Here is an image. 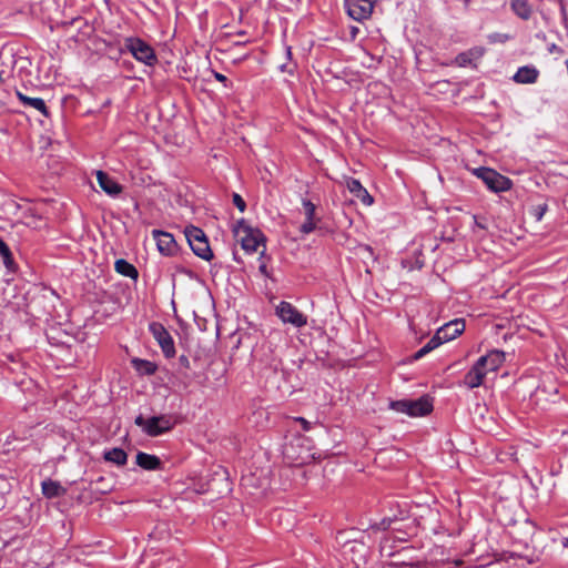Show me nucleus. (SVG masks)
<instances>
[{
  "instance_id": "nucleus-1",
  "label": "nucleus",
  "mask_w": 568,
  "mask_h": 568,
  "mask_svg": "<svg viewBox=\"0 0 568 568\" xmlns=\"http://www.w3.org/2000/svg\"><path fill=\"white\" fill-rule=\"evenodd\" d=\"M474 175L480 179L488 190L499 193L511 189L513 182L494 169L480 166L473 170Z\"/></svg>"
},
{
  "instance_id": "nucleus-2",
  "label": "nucleus",
  "mask_w": 568,
  "mask_h": 568,
  "mask_svg": "<svg viewBox=\"0 0 568 568\" xmlns=\"http://www.w3.org/2000/svg\"><path fill=\"white\" fill-rule=\"evenodd\" d=\"M185 239L193 251V253L204 261H210L213 257L205 233L196 226L190 225L184 231Z\"/></svg>"
},
{
  "instance_id": "nucleus-3",
  "label": "nucleus",
  "mask_w": 568,
  "mask_h": 568,
  "mask_svg": "<svg viewBox=\"0 0 568 568\" xmlns=\"http://www.w3.org/2000/svg\"><path fill=\"white\" fill-rule=\"evenodd\" d=\"M124 47L135 60L144 63L145 65L153 67L158 62L154 49L140 38H126Z\"/></svg>"
},
{
  "instance_id": "nucleus-4",
  "label": "nucleus",
  "mask_w": 568,
  "mask_h": 568,
  "mask_svg": "<svg viewBox=\"0 0 568 568\" xmlns=\"http://www.w3.org/2000/svg\"><path fill=\"white\" fill-rule=\"evenodd\" d=\"M149 331L161 347L163 355L166 358L174 357L176 353L174 341L164 325L159 322H152L149 324Z\"/></svg>"
},
{
  "instance_id": "nucleus-5",
  "label": "nucleus",
  "mask_w": 568,
  "mask_h": 568,
  "mask_svg": "<svg viewBox=\"0 0 568 568\" xmlns=\"http://www.w3.org/2000/svg\"><path fill=\"white\" fill-rule=\"evenodd\" d=\"M276 315L284 322L292 324L295 327H302L307 324V317L302 312H300L293 304L290 302L282 301L276 306Z\"/></svg>"
},
{
  "instance_id": "nucleus-6",
  "label": "nucleus",
  "mask_w": 568,
  "mask_h": 568,
  "mask_svg": "<svg viewBox=\"0 0 568 568\" xmlns=\"http://www.w3.org/2000/svg\"><path fill=\"white\" fill-rule=\"evenodd\" d=\"M376 0H345L348 16L356 21L371 18Z\"/></svg>"
},
{
  "instance_id": "nucleus-7",
  "label": "nucleus",
  "mask_w": 568,
  "mask_h": 568,
  "mask_svg": "<svg viewBox=\"0 0 568 568\" xmlns=\"http://www.w3.org/2000/svg\"><path fill=\"white\" fill-rule=\"evenodd\" d=\"M175 425V422L171 416L160 415L152 416L148 419L146 435L155 437L171 430Z\"/></svg>"
},
{
  "instance_id": "nucleus-8",
  "label": "nucleus",
  "mask_w": 568,
  "mask_h": 568,
  "mask_svg": "<svg viewBox=\"0 0 568 568\" xmlns=\"http://www.w3.org/2000/svg\"><path fill=\"white\" fill-rule=\"evenodd\" d=\"M505 361V354L501 351L493 349L488 354L480 356L476 364L484 368L485 375L490 372L497 371Z\"/></svg>"
},
{
  "instance_id": "nucleus-9",
  "label": "nucleus",
  "mask_w": 568,
  "mask_h": 568,
  "mask_svg": "<svg viewBox=\"0 0 568 568\" xmlns=\"http://www.w3.org/2000/svg\"><path fill=\"white\" fill-rule=\"evenodd\" d=\"M464 331L465 321L463 318H456L439 327L436 335L440 336L443 343H446L459 336Z\"/></svg>"
},
{
  "instance_id": "nucleus-10",
  "label": "nucleus",
  "mask_w": 568,
  "mask_h": 568,
  "mask_svg": "<svg viewBox=\"0 0 568 568\" xmlns=\"http://www.w3.org/2000/svg\"><path fill=\"white\" fill-rule=\"evenodd\" d=\"M152 236L156 241L160 253L163 255H173L175 253L176 242L172 234L161 230H153Z\"/></svg>"
},
{
  "instance_id": "nucleus-11",
  "label": "nucleus",
  "mask_w": 568,
  "mask_h": 568,
  "mask_svg": "<svg viewBox=\"0 0 568 568\" xmlns=\"http://www.w3.org/2000/svg\"><path fill=\"white\" fill-rule=\"evenodd\" d=\"M264 241L265 236L258 229H247V232L241 236V245L246 253L256 252Z\"/></svg>"
},
{
  "instance_id": "nucleus-12",
  "label": "nucleus",
  "mask_w": 568,
  "mask_h": 568,
  "mask_svg": "<svg viewBox=\"0 0 568 568\" xmlns=\"http://www.w3.org/2000/svg\"><path fill=\"white\" fill-rule=\"evenodd\" d=\"M408 416L422 417L433 410V402L428 396H422L418 399H408Z\"/></svg>"
},
{
  "instance_id": "nucleus-13",
  "label": "nucleus",
  "mask_w": 568,
  "mask_h": 568,
  "mask_svg": "<svg viewBox=\"0 0 568 568\" xmlns=\"http://www.w3.org/2000/svg\"><path fill=\"white\" fill-rule=\"evenodd\" d=\"M97 180L100 187L112 197H116L123 190L121 184L103 171L97 172Z\"/></svg>"
},
{
  "instance_id": "nucleus-14",
  "label": "nucleus",
  "mask_w": 568,
  "mask_h": 568,
  "mask_svg": "<svg viewBox=\"0 0 568 568\" xmlns=\"http://www.w3.org/2000/svg\"><path fill=\"white\" fill-rule=\"evenodd\" d=\"M539 77V70L535 65H524L518 68L517 72L513 75V80L520 84L536 83Z\"/></svg>"
},
{
  "instance_id": "nucleus-15",
  "label": "nucleus",
  "mask_w": 568,
  "mask_h": 568,
  "mask_svg": "<svg viewBox=\"0 0 568 568\" xmlns=\"http://www.w3.org/2000/svg\"><path fill=\"white\" fill-rule=\"evenodd\" d=\"M348 191L357 197L363 204L372 205L374 202L373 196L368 193V191L362 185L359 180L349 179L347 181Z\"/></svg>"
},
{
  "instance_id": "nucleus-16",
  "label": "nucleus",
  "mask_w": 568,
  "mask_h": 568,
  "mask_svg": "<svg viewBox=\"0 0 568 568\" xmlns=\"http://www.w3.org/2000/svg\"><path fill=\"white\" fill-rule=\"evenodd\" d=\"M16 94L23 106L38 110L45 118H48L50 115V112H49L43 99L28 97L18 90L16 91Z\"/></svg>"
},
{
  "instance_id": "nucleus-17",
  "label": "nucleus",
  "mask_w": 568,
  "mask_h": 568,
  "mask_svg": "<svg viewBox=\"0 0 568 568\" xmlns=\"http://www.w3.org/2000/svg\"><path fill=\"white\" fill-rule=\"evenodd\" d=\"M485 377H486V375H485L484 368H480L475 363L471 366V368L465 374L463 384L467 388L473 389V388L479 387L483 384Z\"/></svg>"
},
{
  "instance_id": "nucleus-18",
  "label": "nucleus",
  "mask_w": 568,
  "mask_h": 568,
  "mask_svg": "<svg viewBox=\"0 0 568 568\" xmlns=\"http://www.w3.org/2000/svg\"><path fill=\"white\" fill-rule=\"evenodd\" d=\"M136 465L145 470H158L162 468L161 459L144 452H139L135 457Z\"/></svg>"
},
{
  "instance_id": "nucleus-19",
  "label": "nucleus",
  "mask_w": 568,
  "mask_h": 568,
  "mask_svg": "<svg viewBox=\"0 0 568 568\" xmlns=\"http://www.w3.org/2000/svg\"><path fill=\"white\" fill-rule=\"evenodd\" d=\"M41 490L48 499L61 497L67 493V489L59 481L52 479H44L41 483Z\"/></svg>"
},
{
  "instance_id": "nucleus-20",
  "label": "nucleus",
  "mask_w": 568,
  "mask_h": 568,
  "mask_svg": "<svg viewBox=\"0 0 568 568\" xmlns=\"http://www.w3.org/2000/svg\"><path fill=\"white\" fill-rule=\"evenodd\" d=\"M511 11L521 20H529L532 14V8L527 0H511Z\"/></svg>"
},
{
  "instance_id": "nucleus-21",
  "label": "nucleus",
  "mask_w": 568,
  "mask_h": 568,
  "mask_svg": "<svg viewBox=\"0 0 568 568\" xmlns=\"http://www.w3.org/2000/svg\"><path fill=\"white\" fill-rule=\"evenodd\" d=\"M132 367L141 375L151 376L158 371V365L151 361L133 357L131 359Z\"/></svg>"
},
{
  "instance_id": "nucleus-22",
  "label": "nucleus",
  "mask_w": 568,
  "mask_h": 568,
  "mask_svg": "<svg viewBox=\"0 0 568 568\" xmlns=\"http://www.w3.org/2000/svg\"><path fill=\"white\" fill-rule=\"evenodd\" d=\"M484 54V49L481 48H473L468 51L460 52L455 58V62L458 67H467L475 59H479Z\"/></svg>"
},
{
  "instance_id": "nucleus-23",
  "label": "nucleus",
  "mask_w": 568,
  "mask_h": 568,
  "mask_svg": "<svg viewBox=\"0 0 568 568\" xmlns=\"http://www.w3.org/2000/svg\"><path fill=\"white\" fill-rule=\"evenodd\" d=\"M114 268L119 274L125 277H130L132 280H138L139 277L136 267L124 258L116 260L114 263Z\"/></svg>"
},
{
  "instance_id": "nucleus-24",
  "label": "nucleus",
  "mask_w": 568,
  "mask_h": 568,
  "mask_svg": "<svg viewBox=\"0 0 568 568\" xmlns=\"http://www.w3.org/2000/svg\"><path fill=\"white\" fill-rule=\"evenodd\" d=\"M103 458L106 462L113 463L118 466H124L128 462V454L122 448L114 447L110 450H105Z\"/></svg>"
},
{
  "instance_id": "nucleus-25",
  "label": "nucleus",
  "mask_w": 568,
  "mask_h": 568,
  "mask_svg": "<svg viewBox=\"0 0 568 568\" xmlns=\"http://www.w3.org/2000/svg\"><path fill=\"white\" fill-rule=\"evenodd\" d=\"M407 509L406 508H400V506L398 505V513L397 514H393L392 516H386L384 517L381 523L378 524V528L379 529H383V530H386L388 529L392 524L395 521V520H403L407 517Z\"/></svg>"
},
{
  "instance_id": "nucleus-26",
  "label": "nucleus",
  "mask_w": 568,
  "mask_h": 568,
  "mask_svg": "<svg viewBox=\"0 0 568 568\" xmlns=\"http://www.w3.org/2000/svg\"><path fill=\"white\" fill-rule=\"evenodd\" d=\"M0 255L3 258L4 265L10 268L13 265V256L10 247L7 243L0 237Z\"/></svg>"
},
{
  "instance_id": "nucleus-27",
  "label": "nucleus",
  "mask_w": 568,
  "mask_h": 568,
  "mask_svg": "<svg viewBox=\"0 0 568 568\" xmlns=\"http://www.w3.org/2000/svg\"><path fill=\"white\" fill-rule=\"evenodd\" d=\"M302 204H303V207H304L305 219H307V220H316L317 221L318 219H316V206H315V204L312 203L307 199H303Z\"/></svg>"
},
{
  "instance_id": "nucleus-28",
  "label": "nucleus",
  "mask_w": 568,
  "mask_h": 568,
  "mask_svg": "<svg viewBox=\"0 0 568 568\" xmlns=\"http://www.w3.org/2000/svg\"><path fill=\"white\" fill-rule=\"evenodd\" d=\"M389 407L398 413L408 415V399L393 400Z\"/></svg>"
},
{
  "instance_id": "nucleus-29",
  "label": "nucleus",
  "mask_w": 568,
  "mask_h": 568,
  "mask_svg": "<svg viewBox=\"0 0 568 568\" xmlns=\"http://www.w3.org/2000/svg\"><path fill=\"white\" fill-rule=\"evenodd\" d=\"M316 220H307L305 219L304 223L300 226V232L304 235H307L316 230Z\"/></svg>"
},
{
  "instance_id": "nucleus-30",
  "label": "nucleus",
  "mask_w": 568,
  "mask_h": 568,
  "mask_svg": "<svg viewBox=\"0 0 568 568\" xmlns=\"http://www.w3.org/2000/svg\"><path fill=\"white\" fill-rule=\"evenodd\" d=\"M409 551V548L407 547H404L402 548L400 550L396 551V552H392L389 554V557H394V558H397L395 561H393L390 565H394V566H399V565H404L405 564V552Z\"/></svg>"
},
{
  "instance_id": "nucleus-31",
  "label": "nucleus",
  "mask_w": 568,
  "mask_h": 568,
  "mask_svg": "<svg viewBox=\"0 0 568 568\" xmlns=\"http://www.w3.org/2000/svg\"><path fill=\"white\" fill-rule=\"evenodd\" d=\"M547 210L548 205L546 203L538 204L532 207L531 213L537 221H541Z\"/></svg>"
},
{
  "instance_id": "nucleus-32",
  "label": "nucleus",
  "mask_w": 568,
  "mask_h": 568,
  "mask_svg": "<svg viewBox=\"0 0 568 568\" xmlns=\"http://www.w3.org/2000/svg\"><path fill=\"white\" fill-rule=\"evenodd\" d=\"M443 344V342L440 341V336H437L436 334L424 345V347H426L428 349V352L430 353L432 351H434L435 348H437L438 346H440Z\"/></svg>"
},
{
  "instance_id": "nucleus-33",
  "label": "nucleus",
  "mask_w": 568,
  "mask_h": 568,
  "mask_svg": "<svg viewBox=\"0 0 568 568\" xmlns=\"http://www.w3.org/2000/svg\"><path fill=\"white\" fill-rule=\"evenodd\" d=\"M247 229H252L244 219H241L236 222V225L234 227V232L236 235H240L241 233H246Z\"/></svg>"
},
{
  "instance_id": "nucleus-34",
  "label": "nucleus",
  "mask_w": 568,
  "mask_h": 568,
  "mask_svg": "<svg viewBox=\"0 0 568 568\" xmlns=\"http://www.w3.org/2000/svg\"><path fill=\"white\" fill-rule=\"evenodd\" d=\"M233 204L241 211V212H244L245 209H246V203L245 201L243 200V197L237 194V193H233Z\"/></svg>"
},
{
  "instance_id": "nucleus-35",
  "label": "nucleus",
  "mask_w": 568,
  "mask_h": 568,
  "mask_svg": "<svg viewBox=\"0 0 568 568\" xmlns=\"http://www.w3.org/2000/svg\"><path fill=\"white\" fill-rule=\"evenodd\" d=\"M212 73H213V77H214L219 82L223 83V85H224L225 88H229V87H230V84H231V83H230L229 79H227L224 74H222V73H220V72H217V71H214V70L212 71Z\"/></svg>"
},
{
  "instance_id": "nucleus-36",
  "label": "nucleus",
  "mask_w": 568,
  "mask_h": 568,
  "mask_svg": "<svg viewBox=\"0 0 568 568\" xmlns=\"http://www.w3.org/2000/svg\"><path fill=\"white\" fill-rule=\"evenodd\" d=\"M135 425L142 427L143 432L146 434L148 419H145L142 415L135 417Z\"/></svg>"
},
{
  "instance_id": "nucleus-37",
  "label": "nucleus",
  "mask_w": 568,
  "mask_h": 568,
  "mask_svg": "<svg viewBox=\"0 0 568 568\" xmlns=\"http://www.w3.org/2000/svg\"><path fill=\"white\" fill-rule=\"evenodd\" d=\"M428 353H429L428 349L423 346L420 349H418L416 353L413 354L412 359L418 361V359L423 358Z\"/></svg>"
},
{
  "instance_id": "nucleus-38",
  "label": "nucleus",
  "mask_w": 568,
  "mask_h": 568,
  "mask_svg": "<svg viewBox=\"0 0 568 568\" xmlns=\"http://www.w3.org/2000/svg\"><path fill=\"white\" fill-rule=\"evenodd\" d=\"M179 364L181 367L185 368V369H189L190 368V359L187 356L185 355H181L179 357Z\"/></svg>"
},
{
  "instance_id": "nucleus-39",
  "label": "nucleus",
  "mask_w": 568,
  "mask_h": 568,
  "mask_svg": "<svg viewBox=\"0 0 568 568\" xmlns=\"http://www.w3.org/2000/svg\"><path fill=\"white\" fill-rule=\"evenodd\" d=\"M559 7V11H560V14L562 17V19L566 18V4H565V1L564 0H555Z\"/></svg>"
},
{
  "instance_id": "nucleus-40",
  "label": "nucleus",
  "mask_w": 568,
  "mask_h": 568,
  "mask_svg": "<svg viewBox=\"0 0 568 568\" xmlns=\"http://www.w3.org/2000/svg\"><path fill=\"white\" fill-rule=\"evenodd\" d=\"M296 420L298 423H301L302 427L304 430H310L311 429V423L308 420H306L305 418L303 417H297Z\"/></svg>"
},
{
  "instance_id": "nucleus-41",
  "label": "nucleus",
  "mask_w": 568,
  "mask_h": 568,
  "mask_svg": "<svg viewBox=\"0 0 568 568\" xmlns=\"http://www.w3.org/2000/svg\"><path fill=\"white\" fill-rule=\"evenodd\" d=\"M280 69H281V71H282V72H288L290 74H293V72H294V69L288 68V65H287V64H282V65L280 67Z\"/></svg>"
},
{
  "instance_id": "nucleus-42",
  "label": "nucleus",
  "mask_w": 568,
  "mask_h": 568,
  "mask_svg": "<svg viewBox=\"0 0 568 568\" xmlns=\"http://www.w3.org/2000/svg\"><path fill=\"white\" fill-rule=\"evenodd\" d=\"M260 272L265 275V276H268V273H267V267L264 263H262L258 267Z\"/></svg>"
},
{
  "instance_id": "nucleus-43",
  "label": "nucleus",
  "mask_w": 568,
  "mask_h": 568,
  "mask_svg": "<svg viewBox=\"0 0 568 568\" xmlns=\"http://www.w3.org/2000/svg\"><path fill=\"white\" fill-rule=\"evenodd\" d=\"M286 57L288 60L292 59V48L291 47H286Z\"/></svg>"
},
{
  "instance_id": "nucleus-44",
  "label": "nucleus",
  "mask_w": 568,
  "mask_h": 568,
  "mask_svg": "<svg viewBox=\"0 0 568 568\" xmlns=\"http://www.w3.org/2000/svg\"><path fill=\"white\" fill-rule=\"evenodd\" d=\"M561 544H562V546H564L565 548H568V537L564 538V539L561 540Z\"/></svg>"
},
{
  "instance_id": "nucleus-45",
  "label": "nucleus",
  "mask_w": 568,
  "mask_h": 568,
  "mask_svg": "<svg viewBox=\"0 0 568 568\" xmlns=\"http://www.w3.org/2000/svg\"><path fill=\"white\" fill-rule=\"evenodd\" d=\"M474 220H475V224H476L478 227H480V229H485V226H484L481 223H479V222L477 221L476 216H474Z\"/></svg>"
},
{
  "instance_id": "nucleus-46",
  "label": "nucleus",
  "mask_w": 568,
  "mask_h": 568,
  "mask_svg": "<svg viewBox=\"0 0 568 568\" xmlns=\"http://www.w3.org/2000/svg\"><path fill=\"white\" fill-rule=\"evenodd\" d=\"M3 507V501L0 499V509Z\"/></svg>"
},
{
  "instance_id": "nucleus-47",
  "label": "nucleus",
  "mask_w": 568,
  "mask_h": 568,
  "mask_svg": "<svg viewBox=\"0 0 568 568\" xmlns=\"http://www.w3.org/2000/svg\"><path fill=\"white\" fill-rule=\"evenodd\" d=\"M0 484H6V481L4 480H0Z\"/></svg>"
}]
</instances>
